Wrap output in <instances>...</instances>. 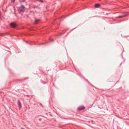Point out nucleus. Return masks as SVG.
Returning a JSON list of instances; mask_svg holds the SVG:
<instances>
[{"mask_svg":"<svg viewBox=\"0 0 129 129\" xmlns=\"http://www.w3.org/2000/svg\"><path fill=\"white\" fill-rule=\"evenodd\" d=\"M99 1H101V0H99Z\"/></svg>","mask_w":129,"mask_h":129,"instance_id":"nucleus-14","label":"nucleus"},{"mask_svg":"<svg viewBox=\"0 0 129 129\" xmlns=\"http://www.w3.org/2000/svg\"><path fill=\"white\" fill-rule=\"evenodd\" d=\"M100 6V5L99 4H96L95 5V7L96 8L99 7Z\"/></svg>","mask_w":129,"mask_h":129,"instance_id":"nucleus-5","label":"nucleus"},{"mask_svg":"<svg viewBox=\"0 0 129 129\" xmlns=\"http://www.w3.org/2000/svg\"><path fill=\"white\" fill-rule=\"evenodd\" d=\"M25 10V8L23 6H21L18 7V11L19 12H24Z\"/></svg>","mask_w":129,"mask_h":129,"instance_id":"nucleus-1","label":"nucleus"},{"mask_svg":"<svg viewBox=\"0 0 129 129\" xmlns=\"http://www.w3.org/2000/svg\"><path fill=\"white\" fill-rule=\"evenodd\" d=\"M21 129H24V128H21Z\"/></svg>","mask_w":129,"mask_h":129,"instance_id":"nucleus-11","label":"nucleus"},{"mask_svg":"<svg viewBox=\"0 0 129 129\" xmlns=\"http://www.w3.org/2000/svg\"><path fill=\"white\" fill-rule=\"evenodd\" d=\"M85 108L83 106H81L78 107V110H83Z\"/></svg>","mask_w":129,"mask_h":129,"instance_id":"nucleus-3","label":"nucleus"},{"mask_svg":"<svg viewBox=\"0 0 129 129\" xmlns=\"http://www.w3.org/2000/svg\"><path fill=\"white\" fill-rule=\"evenodd\" d=\"M126 15H122L121 16H119L118 17V18H122V17H123L125 16Z\"/></svg>","mask_w":129,"mask_h":129,"instance_id":"nucleus-7","label":"nucleus"},{"mask_svg":"<svg viewBox=\"0 0 129 129\" xmlns=\"http://www.w3.org/2000/svg\"><path fill=\"white\" fill-rule=\"evenodd\" d=\"M10 26L12 27L15 28L17 26V25L14 23H11L10 24Z\"/></svg>","mask_w":129,"mask_h":129,"instance_id":"nucleus-2","label":"nucleus"},{"mask_svg":"<svg viewBox=\"0 0 129 129\" xmlns=\"http://www.w3.org/2000/svg\"><path fill=\"white\" fill-rule=\"evenodd\" d=\"M18 106L19 108H21V104L20 102L18 101Z\"/></svg>","mask_w":129,"mask_h":129,"instance_id":"nucleus-4","label":"nucleus"},{"mask_svg":"<svg viewBox=\"0 0 129 129\" xmlns=\"http://www.w3.org/2000/svg\"><path fill=\"white\" fill-rule=\"evenodd\" d=\"M39 21V20L37 19L35 20V23L36 24H37L38 23V22Z\"/></svg>","mask_w":129,"mask_h":129,"instance_id":"nucleus-6","label":"nucleus"},{"mask_svg":"<svg viewBox=\"0 0 129 129\" xmlns=\"http://www.w3.org/2000/svg\"><path fill=\"white\" fill-rule=\"evenodd\" d=\"M21 2H24L25 1V0H19Z\"/></svg>","mask_w":129,"mask_h":129,"instance_id":"nucleus-8","label":"nucleus"},{"mask_svg":"<svg viewBox=\"0 0 129 129\" xmlns=\"http://www.w3.org/2000/svg\"><path fill=\"white\" fill-rule=\"evenodd\" d=\"M62 33L63 34H64V32H63H63H62Z\"/></svg>","mask_w":129,"mask_h":129,"instance_id":"nucleus-10","label":"nucleus"},{"mask_svg":"<svg viewBox=\"0 0 129 129\" xmlns=\"http://www.w3.org/2000/svg\"><path fill=\"white\" fill-rule=\"evenodd\" d=\"M12 2L13 3H14L15 2V0H11Z\"/></svg>","mask_w":129,"mask_h":129,"instance_id":"nucleus-9","label":"nucleus"},{"mask_svg":"<svg viewBox=\"0 0 129 129\" xmlns=\"http://www.w3.org/2000/svg\"><path fill=\"white\" fill-rule=\"evenodd\" d=\"M41 2H43V1H41Z\"/></svg>","mask_w":129,"mask_h":129,"instance_id":"nucleus-13","label":"nucleus"},{"mask_svg":"<svg viewBox=\"0 0 129 129\" xmlns=\"http://www.w3.org/2000/svg\"><path fill=\"white\" fill-rule=\"evenodd\" d=\"M53 41V40H52V41Z\"/></svg>","mask_w":129,"mask_h":129,"instance_id":"nucleus-12","label":"nucleus"}]
</instances>
